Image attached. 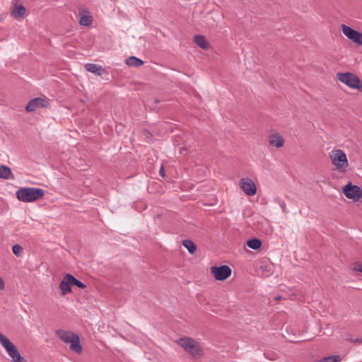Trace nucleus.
<instances>
[{"label": "nucleus", "mask_w": 362, "mask_h": 362, "mask_svg": "<svg viewBox=\"0 0 362 362\" xmlns=\"http://www.w3.org/2000/svg\"><path fill=\"white\" fill-rule=\"evenodd\" d=\"M341 31L353 42L359 46L362 45V33L344 24L341 25Z\"/></svg>", "instance_id": "0eeeda50"}, {"label": "nucleus", "mask_w": 362, "mask_h": 362, "mask_svg": "<svg viewBox=\"0 0 362 362\" xmlns=\"http://www.w3.org/2000/svg\"><path fill=\"white\" fill-rule=\"evenodd\" d=\"M354 270L356 272H362V264L356 263L354 266Z\"/></svg>", "instance_id": "a878e982"}, {"label": "nucleus", "mask_w": 362, "mask_h": 362, "mask_svg": "<svg viewBox=\"0 0 362 362\" xmlns=\"http://www.w3.org/2000/svg\"><path fill=\"white\" fill-rule=\"evenodd\" d=\"M178 339L184 340V339H192L191 337H180Z\"/></svg>", "instance_id": "7c9ffc66"}, {"label": "nucleus", "mask_w": 362, "mask_h": 362, "mask_svg": "<svg viewBox=\"0 0 362 362\" xmlns=\"http://www.w3.org/2000/svg\"><path fill=\"white\" fill-rule=\"evenodd\" d=\"M4 281L3 279L0 276V290H2L4 288Z\"/></svg>", "instance_id": "c85d7f7f"}, {"label": "nucleus", "mask_w": 362, "mask_h": 362, "mask_svg": "<svg viewBox=\"0 0 362 362\" xmlns=\"http://www.w3.org/2000/svg\"><path fill=\"white\" fill-rule=\"evenodd\" d=\"M125 63L129 66L139 67L144 64V61L136 57L131 56L125 59Z\"/></svg>", "instance_id": "a211bd4d"}, {"label": "nucleus", "mask_w": 362, "mask_h": 362, "mask_svg": "<svg viewBox=\"0 0 362 362\" xmlns=\"http://www.w3.org/2000/svg\"><path fill=\"white\" fill-rule=\"evenodd\" d=\"M71 274H66L63 277V279L59 284V288L61 291V295L64 296L71 292Z\"/></svg>", "instance_id": "9b49d317"}, {"label": "nucleus", "mask_w": 362, "mask_h": 362, "mask_svg": "<svg viewBox=\"0 0 362 362\" xmlns=\"http://www.w3.org/2000/svg\"><path fill=\"white\" fill-rule=\"evenodd\" d=\"M13 361L21 356V354L11 341H0Z\"/></svg>", "instance_id": "9d476101"}, {"label": "nucleus", "mask_w": 362, "mask_h": 362, "mask_svg": "<svg viewBox=\"0 0 362 362\" xmlns=\"http://www.w3.org/2000/svg\"><path fill=\"white\" fill-rule=\"evenodd\" d=\"M23 248L18 244H16L12 247V252L16 257H22Z\"/></svg>", "instance_id": "b1692460"}, {"label": "nucleus", "mask_w": 362, "mask_h": 362, "mask_svg": "<svg viewBox=\"0 0 362 362\" xmlns=\"http://www.w3.org/2000/svg\"><path fill=\"white\" fill-rule=\"evenodd\" d=\"M242 190L248 196H254L257 192L255 182L250 178H243L240 180Z\"/></svg>", "instance_id": "1a4fd4ad"}, {"label": "nucleus", "mask_w": 362, "mask_h": 362, "mask_svg": "<svg viewBox=\"0 0 362 362\" xmlns=\"http://www.w3.org/2000/svg\"><path fill=\"white\" fill-rule=\"evenodd\" d=\"M81 25L88 26L92 23V17L88 15H83L79 20Z\"/></svg>", "instance_id": "4be33fe9"}, {"label": "nucleus", "mask_w": 362, "mask_h": 362, "mask_svg": "<svg viewBox=\"0 0 362 362\" xmlns=\"http://www.w3.org/2000/svg\"><path fill=\"white\" fill-rule=\"evenodd\" d=\"M274 300H280L281 299V296L280 295H277L274 298Z\"/></svg>", "instance_id": "c756f323"}, {"label": "nucleus", "mask_w": 362, "mask_h": 362, "mask_svg": "<svg viewBox=\"0 0 362 362\" xmlns=\"http://www.w3.org/2000/svg\"><path fill=\"white\" fill-rule=\"evenodd\" d=\"M329 158L333 165L341 173H345L349 166L346 153L340 149L333 150L329 153Z\"/></svg>", "instance_id": "f03ea898"}, {"label": "nucleus", "mask_w": 362, "mask_h": 362, "mask_svg": "<svg viewBox=\"0 0 362 362\" xmlns=\"http://www.w3.org/2000/svg\"><path fill=\"white\" fill-rule=\"evenodd\" d=\"M247 246L252 250H258L261 247L262 243V241L256 238L249 239L247 243Z\"/></svg>", "instance_id": "6ab92c4d"}, {"label": "nucleus", "mask_w": 362, "mask_h": 362, "mask_svg": "<svg viewBox=\"0 0 362 362\" xmlns=\"http://www.w3.org/2000/svg\"><path fill=\"white\" fill-rule=\"evenodd\" d=\"M49 106V103L46 98L37 97L31 99L25 109L26 112H31L35 111L39 107H47Z\"/></svg>", "instance_id": "6e6552de"}, {"label": "nucleus", "mask_w": 362, "mask_h": 362, "mask_svg": "<svg viewBox=\"0 0 362 362\" xmlns=\"http://www.w3.org/2000/svg\"><path fill=\"white\" fill-rule=\"evenodd\" d=\"M159 102H160V100H159L158 99H156V100H154V103H155L156 104L159 103Z\"/></svg>", "instance_id": "473e14b6"}, {"label": "nucleus", "mask_w": 362, "mask_h": 362, "mask_svg": "<svg viewBox=\"0 0 362 362\" xmlns=\"http://www.w3.org/2000/svg\"><path fill=\"white\" fill-rule=\"evenodd\" d=\"M65 342L69 344L70 349L77 354H80L82 351V345L80 343V341H64Z\"/></svg>", "instance_id": "412c9836"}, {"label": "nucleus", "mask_w": 362, "mask_h": 362, "mask_svg": "<svg viewBox=\"0 0 362 362\" xmlns=\"http://www.w3.org/2000/svg\"><path fill=\"white\" fill-rule=\"evenodd\" d=\"M0 178L4 180L14 179V175L9 167L0 165Z\"/></svg>", "instance_id": "dca6fc26"}, {"label": "nucleus", "mask_w": 362, "mask_h": 362, "mask_svg": "<svg viewBox=\"0 0 362 362\" xmlns=\"http://www.w3.org/2000/svg\"><path fill=\"white\" fill-rule=\"evenodd\" d=\"M159 175L163 177H165V170L163 165L159 169Z\"/></svg>", "instance_id": "bb28decb"}, {"label": "nucleus", "mask_w": 362, "mask_h": 362, "mask_svg": "<svg viewBox=\"0 0 362 362\" xmlns=\"http://www.w3.org/2000/svg\"><path fill=\"white\" fill-rule=\"evenodd\" d=\"M56 334L59 339H80L78 334L70 331L57 329L56 330Z\"/></svg>", "instance_id": "4468645a"}, {"label": "nucleus", "mask_w": 362, "mask_h": 362, "mask_svg": "<svg viewBox=\"0 0 362 362\" xmlns=\"http://www.w3.org/2000/svg\"><path fill=\"white\" fill-rule=\"evenodd\" d=\"M337 79L341 83L346 84L349 88L362 90V84L359 78L351 72L338 73L337 74Z\"/></svg>", "instance_id": "7ed1b4c3"}, {"label": "nucleus", "mask_w": 362, "mask_h": 362, "mask_svg": "<svg viewBox=\"0 0 362 362\" xmlns=\"http://www.w3.org/2000/svg\"><path fill=\"white\" fill-rule=\"evenodd\" d=\"M342 192L346 197L353 199L354 201H358L362 197L361 188L358 185H353L351 182H349L348 184L343 187Z\"/></svg>", "instance_id": "39448f33"}, {"label": "nucleus", "mask_w": 362, "mask_h": 362, "mask_svg": "<svg viewBox=\"0 0 362 362\" xmlns=\"http://www.w3.org/2000/svg\"><path fill=\"white\" fill-rule=\"evenodd\" d=\"M194 42L203 49H208L209 48V45L204 35H195L194 37Z\"/></svg>", "instance_id": "f3484780"}, {"label": "nucleus", "mask_w": 362, "mask_h": 362, "mask_svg": "<svg viewBox=\"0 0 362 362\" xmlns=\"http://www.w3.org/2000/svg\"><path fill=\"white\" fill-rule=\"evenodd\" d=\"M275 202L281 206L284 213H287L286 205L283 199L280 198H276Z\"/></svg>", "instance_id": "393cba45"}, {"label": "nucleus", "mask_w": 362, "mask_h": 362, "mask_svg": "<svg viewBox=\"0 0 362 362\" xmlns=\"http://www.w3.org/2000/svg\"><path fill=\"white\" fill-rule=\"evenodd\" d=\"M13 362H27L26 360L21 356L13 361Z\"/></svg>", "instance_id": "cd10ccee"}, {"label": "nucleus", "mask_w": 362, "mask_h": 362, "mask_svg": "<svg viewBox=\"0 0 362 362\" xmlns=\"http://www.w3.org/2000/svg\"><path fill=\"white\" fill-rule=\"evenodd\" d=\"M16 195L22 202H34L43 197L45 190L35 187H21L16 191Z\"/></svg>", "instance_id": "f257e3e1"}, {"label": "nucleus", "mask_w": 362, "mask_h": 362, "mask_svg": "<svg viewBox=\"0 0 362 362\" xmlns=\"http://www.w3.org/2000/svg\"><path fill=\"white\" fill-rule=\"evenodd\" d=\"M0 339H8L3 334L0 333Z\"/></svg>", "instance_id": "2f4dec72"}, {"label": "nucleus", "mask_w": 362, "mask_h": 362, "mask_svg": "<svg viewBox=\"0 0 362 362\" xmlns=\"http://www.w3.org/2000/svg\"><path fill=\"white\" fill-rule=\"evenodd\" d=\"M211 272L216 280L225 281L231 275L232 270L228 265H221L211 267Z\"/></svg>", "instance_id": "423d86ee"}, {"label": "nucleus", "mask_w": 362, "mask_h": 362, "mask_svg": "<svg viewBox=\"0 0 362 362\" xmlns=\"http://www.w3.org/2000/svg\"><path fill=\"white\" fill-rule=\"evenodd\" d=\"M71 285L76 286L79 288H85L86 287V284L82 281H79L76 278H75L72 274H71Z\"/></svg>", "instance_id": "5701e85b"}, {"label": "nucleus", "mask_w": 362, "mask_h": 362, "mask_svg": "<svg viewBox=\"0 0 362 362\" xmlns=\"http://www.w3.org/2000/svg\"><path fill=\"white\" fill-rule=\"evenodd\" d=\"M182 245L191 255L194 254L197 251V247L196 244L189 239L184 240Z\"/></svg>", "instance_id": "aec40b11"}, {"label": "nucleus", "mask_w": 362, "mask_h": 362, "mask_svg": "<svg viewBox=\"0 0 362 362\" xmlns=\"http://www.w3.org/2000/svg\"><path fill=\"white\" fill-rule=\"evenodd\" d=\"M177 343L193 357H199L203 355V350L197 341H177Z\"/></svg>", "instance_id": "20e7f679"}, {"label": "nucleus", "mask_w": 362, "mask_h": 362, "mask_svg": "<svg viewBox=\"0 0 362 362\" xmlns=\"http://www.w3.org/2000/svg\"><path fill=\"white\" fill-rule=\"evenodd\" d=\"M355 339H356V340H358V339H358V338H356Z\"/></svg>", "instance_id": "72a5a7b5"}, {"label": "nucleus", "mask_w": 362, "mask_h": 362, "mask_svg": "<svg viewBox=\"0 0 362 362\" xmlns=\"http://www.w3.org/2000/svg\"><path fill=\"white\" fill-rule=\"evenodd\" d=\"M284 142V138L278 133L272 134L269 137V144L277 148H281Z\"/></svg>", "instance_id": "f8f14e48"}, {"label": "nucleus", "mask_w": 362, "mask_h": 362, "mask_svg": "<svg viewBox=\"0 0 362 362\" xmlns=\"http://www.w3.org/2000/svg\"><path fill=\"white\" fill-rule=\"evenodd\" d=\"M26 12V9L22 4L14 3L13 8L11 9V14L12 17L17 19L23 17Z\"/></svg>", "instance_id": "ddd939ff"}, {"label": "nucleus", "mask_w": 362, "mask_h": 362, "mask_svg": "<svg viewBox=\"0 0 362 362\" xmlns=\"http://www.w3.org/2000/svg\"><path fill=\"white\" fill-rule=\"evenodd\" d=\"M85 68L88 71L97 76H102L105 72V69L102 66L96 64L88 63L85 65Z\"/></svg>", "instance_id": "2eb2a0df"}]
</instances>
